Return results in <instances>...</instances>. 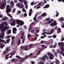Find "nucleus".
Here are the masks:
<instances>
[{
	"label": "nucleus",
	"mask_w": 64,
	"mask_h": 64,
	"mask_svg": "<svg viewBox=\"0 0 64 64\" xmlns=\"http://www.w3.org/2000/svg\"><path fill=\"white\" fill-rule=\"evenodd\" d=\"M3 24H0V29L2 32V34L0 36V38H4V32H5L6 30H8L9 28L8 26H3Z\"/></svg>",
	"instance_id": "nucleus-1"
},
{
	"label": "nucleus",
	"mask_w": 64,
	"mask_h": 64,
	"mask_svg": "<svg viewBox=\"0 0 64 64\" xmlns=\"http://www.w3.org/2000/svg\"><path fill=\"white\" fill-rule=\"evenodd\" d=\"M34 46V44H31L29 45V47L30 48H28V46H24V50H25L26 51H27L28 50H30V49H31V48H33V46Z\"/></svg>",
	"instance_id": "nucleus-2"
},
{
	"label": "nucleus",
	"mask_w": 64,
	"mask_h": 64,
	"mask_svg": "<svg viewBox=\"0 0 64 64\" xmlns=\"http://www.w3.org/2000/svg\"><path fill=\"white\" fill-rule=\"evenodd\" d=\"M29 57H30L29 56L26 55L25 56V57L19 60V62L20 63H23V62H24L25 60L27 59L28 58H29Z\"/></svg>",
	"instance_id": "nucleus-3"
},
{
	"label": "nucleus",
	"mask_w": 64,
	"mask_h": 64,
	"mask_svg": "<svg viewBox=\"0 0 64 64\" xmlns=\"http://www.w3.org/2000/svg\"><path fill=\"white\" fill-rule=\"evenodd\" d=\"M16 22V24L19 25H20V26H22L24 24V22L19 20H17Z\"/></svg>",
	"instance_id": "nucleus-4"
},
{
	"label": "nucleus",
	"mask_w": 64,
	"mask_h": 64,
	"mask_svg": "<svg viewBox=\"0 0 64 64\" xmlns=\"http://www.w3.org/2000/svg\"><path fill=\"white\" fill-rule=\"evenodd\" d=\"M16 6H17L20 9H21L22 8H23V3H20V4L18 2L17 4H16Z\"/></svg>",
	"instance_id": "nucleus-5"
},
{
	"label": "nucleus",
	"mask_w": 64,
	"mask_h": 64,
	"mask_svg": "<svg viewBox=\"0 0 64 64\" xmlns=\"http://www.w3.org/2000/svg\"><path fill=\"white\" fill-rule=\"evenodd\" d=\"M48 55L50 56V60H52L54 58V56L50 52H48Z\"/></svg>",
	"instance_id": "nucleus-6"
},
{
	"label": "nucleus",
	"mask_w": 64,
	"mask_h": 64,
	"mask_svg": "<svg viewBox=\"0 0 64 64\" xmlns=\"http://www.w3.org/2000/svg\"><path fill=\"white\" fill-rule=\"evenodd\" d=\"M6 5H5V3H3L0 6V9H4L5 8Z\"/></svg>",
	"instance_id": "nucleus-7"
},
{
	"label": "nucleus",
	"mask_w": 64,
	"mask_h": 64,
	"mask_svg": "<svg viewBox=\"0 0 64 64\" xmlns=\"http://www.w3.org/2000/svg\"><path fill=\"white\" fill-rule=\"evenodd\" d=\"M10 4L11 5L10 6V8H13L14 7V3L12 1L10 3Z\"/></svg>",
	"instance_id": "nucleus-8"
},
{
	"label": "nucleus",
	"mask_w": 64,
	"mask_h": 64,
	"mask_svg": "<svg viewBox=\"0 0 64 64\" xmlns=\"http://www.w3.org/2000/svg\"><path fill=\"white\" fill-rule=\"evenodd\" d=\"M57 24V22L56 21H55L54 22L52 23L50 25L51 26H55Z\"/></svg>",
	"instance_id": "nucleus-9"
},
{
	"label": "nucleus",
	"mask_w": 64,
	"mask_h": 64,
	"mask_svg": "<svg viewBox=\"0 0 64 64\" xmlns=\"http://www.w3.org/2000/svg\"><path fill=\"white\" fill-rule=\"evenodd\" d=\"M6 13H10L11 11V8H8L6 9Z\"/></svg>",
	"instance_id": "nucleus-10"
},
{
	"label": "nucleus",
	"mask_w": 64,
	"mask_h": 64,
	"mask_svg": "<svg viewBox=\"0 0 64 64\" xmlns=\"http://www.w3.org/2000/svg\"><path fill=\"white\" fill-rule=\"evenodd\" d=\"M20 38H21L22 39V43H24V42L25 41V40H26V38H23V37L21 36H20Z\"/></svg>",
	"instance_id": "nucleus-11"
},
{
	"label": "nucleus",
	"mask_w": 64,
	"mask_h": 64,
	"mask_svg": "<svg viewBox=\"0 0 64 64\" xmlns=\"http://www.w3.org/2000/svg\"><path fill=\"white\" fill-rule=\"evenodd\" d=\"M63 44H64V42H59L58 43V45H61V47H64Z\"/></svg>",
	"instance_id": "nucleus-12"
},
{
	"label": "nucleus",
	"mask_w": 64,
	"mask_h": 64,
	"mask_svg": "<svg viewBox=\"0 0 64 64\" xmlns=\"http://www.w3.org/2000/svg\"><path fill=\"white\" fill-rule=\"evenodd\" d=\"M50 7V5L49 4H47L43 8L45 9L46 8H48Z\"/></svg>",
	"instance_id": "nucleus-13"
},
{
	"label": "nucleus",
	"mask_w": 64,
	"mask_h": 64,
	"mask_svg": "<svg viewBox=\"0 0 64 64\" xmlns=\"http://www.w3.org/2000/svg\"><path fill=\"white\" fill-rule=\"evenodd\" d=\"M0 41L1 42H2V43H4L5 44L6 43V41L4 40H3L1 39V38H0Z\"/></svg>",
	"instance_id": "nucleus-14"
},
{
	"label": "nucleus",
	"mask_w": 64,
	"mask_h": 64,
	"mask_svg": "<svg viewBox=\"0 0 64 64\" xmlns=\"http://www.w3.org/2000/svg\"><path fill=\"white\" fill-rule=\"evenodd\" d=\"M10 47H8L6 48V51H7V52H9V51H10L11 50H10Z\"/></svg>",
	"instance_id": "nucleus-15"
},
{
	"label": "nucleus",
	"mask_w": 64,
	"mask_h": 64,
	"mask_svg": "<svg viewBox=\"0 0 64 64\" xmlns=\"http://www.w3.org/2000/svg\"><path fill=\"white\" fill-rule=\"evenodd\" d=\"M21 44V39H19L18 40V45L19 46L20 44Z\"/></svg>",
	"instance_id": "nucleus-16"
},
{
	"label": "nucleus",
	"mask_w": 64,
	"mask_h": 64,
	"mask_svg": "<svg viewBox=\"0 0 64 64\" xmlns=\"http://www.w3.org/2000/svg\"><path fill=\"white\" fill-rule=\"evenodd\" d=\"M36 15H37V14H36L35 16L34 17V18L33 19L34 21H35V22H37V20H36Z\"/></svg>",
	"instance_id": "nucleus-17"
},
{
	"label": "nucleus",
	"mask_w": 64,
	"mask_h": 64,
	"mask_svg": "<svg viewBox=\"0 0 64 64\" xmlns=\"http://www.w3.org/2000/svg\"><path fill=\"white\" fill-rule=\"evenodd\" d=\"M7 20V17H4L2 18V21H5Z\"/></svg>",
	"instance_id": "nucleus-18"
},
{
	"label": "nucleus",
	"mask_w": 64,
	"mask_h": 64,
	"mask_svg": "<svg viewBox=\"0 0 64 64\" xmlns=\"http://www.w3.org/2000/svg\"><path fill=\"white\" fill-rule=\"evenodd\" d=\"M11 24L12 26H15V25H16V23L15 22V21L12 22L11 23Z\"/></svg>",
	"instance_id": "nucleus-19"
},
{
	"label": "nucleus",
	"mask_w": 64,
	"mask_h": 64,
	"mask_svg": "<svg viewBox=\"0 0 64 64\" xmlns=\"http://www.w3.org/2000/svg\"><path fill=\"white\" fill-rule=\"evenodd\" d=\"M57 32L58 33H59L61 32V28H58Z\"/></svg>",
	"instance_id": "nucleus-20"
},
{
	"label": "nucleus",
	"mask_w": 64,
	"mask_h": 64,
	"mask_svg": "<svg viewBox=\"0 0 64 64\" xmlns=\"http://www.w3.org/2000/svg\"><path fill=\"white\" fill-rule=\"evenodd\" d=\"M7 15L8 16L10 17L11 18H12V16H11V15L9 13H8V12H6Z\"/></svg>",
	"instance_id": "nucleus-21"
},
{
	"label": "nucleus",
	"mask_w": 64,
	"mask_h": 64,
	"mask_svg": "<svg viewBox=\"0 0 64 64\" xmlns=\"http://www.w3.org/2000/svg\"><path fill=\"white\" fill-rule=\"evenodd\" d=\"M1 24H3V25H4L3 26V27H5V26L8 27L7 26H4V25H7V22H4V24H0V25H1Z\"/></svg>",
	"instance_id": "nucleus-22"
},
{
	"label": "nucleus",
	"mask_w": 64,
	"mask_h": 64,
	"mask_svg": "<svg viewBox=\"0 0 64 64\" xmlns=\"http://www.w3.org/2000/svg\"><path fill=\"white\" fill-rule=\"evenodd\" d=\"M32 55H33L32 53H30V54L29 55V57H30V58H32L33 57H32Z\"/></svg>",
	"instance_id": "nucleus-23"
},
{
	"label": "nucleus",
	"mask_w": 64,
	"mask_h": 64,
	"mask_svg": "<svg viewBox=\"0 0 64 64\" xmlns=\"http://www.w3.org/2000/svg\"><path fill=\"white\" fill-rule=\"evenodd\" d=\"M5 46V45H3V44H2L0 45V47H1V49H2V48H3Z\"/></svg>",
	"instance_id": "nucleus-24"
},
{
	"label": "nucleus",
	"mask_w": 64,
	"mask_h": 64,
	"mask_svg": "<svg viewBox=\"0 0 64 64\" xmlns=\"http://www.w3.org/2000/svg\"><path fill=\"white\" fill-rule=\"evenodd\" d=\"M60 20L61 22H62V21H64V18H63V17L61 18H60Z\"/></svg>",
	"instance_id": "nucleus-25"
},
{
	"label": "nucleus",
	"mask_w": 64,
	"mask_h": 64,
	"mask_svg": "<svg viewBox=\"0 0 64 64\" xmlns=\"http://www.w3.org/2000/svg\"><path fill=\"white\" fill-rule=\"evenodd\" d=\"M54 28L52 29L51 30V32H50V34H52L54 32Z\"/></svg>",
	"instance_id": "nucleus-26"
},
{
	"label": "nucleus",
	"mask_w": 64,
	"mask_h": 64,
	"mask_svg": "<svg viewBox=\"0 0 64 64\" xmlns=\"http://www.w3.org/2000/svg\"><path fill=\"white\" fill-rule=\"evenodd\" d=\"M47 15V14L46 13H44L42 14V16H43L44 17H45Z\"/></svg>",
	"instance_id": "nucleus-27"
},
{
	"label": "nucleus",
	"mask_w": 64,
	"mask_h": 64,
	"mask_svg": "<svg viewBox=\"0 0 64 64\" xmlns=\"http://www.w3.org/2000/svg\"><path fill=\"white\" fill-rule=\"evenodd\" d=\"M41 59L43 61H45V58L44 56L42 57L41 58Z\"/></svg>",
	"instance_id": "nucleus-28"
},
{
	"label": "nucleus",
	"mask_w": 64,
	"mask_h": 64,
	"mask_svg": "<svg viewBox=\"0 0 64 64\" xmlns=\"http://www.w3.org/2000/svg\"><path fill=\"white\" fill-rule=\"evenodd\" d=\"M7 53V51L6 50L4 52H3V54H4V55H5V54H6Z\"/></svg>",
	"instance_id": "nucleus-29"
},
{
	"label": "nucleus",
	"mask_w": 64,
	"mask_h": 64,
	"mask_svg": "<svg viewBox=\"0 0 64 64\" xmlns=\"http://www.w3.org/2000/svg\"><path fill=\"white\" fill-rule=\"evenodd\" d=\"M11 30H8L7 32V33H9V34H11Z\"/></svg>",
	"instance_id": "nucleus-30"
},
{
	"label": "nucleus",
	"mask_w": 64,
	"mask_h": 64,
	"mask_svg": "<svg viewBox=\"0 0 64 64\" xmlns=\"http://www.w3.org/2000/svg\"><path fill=\"white\" fill-rule=\"evenodd\" d=\"M54 21V20L53 19H51L49 21V22H50V24H51L53 21Z\"/></svg>",
	"instance_id": "nucleus-31"
},
{
	"label": "nucleus",
	"mask_w": 64,
	"mask_h": 64,
	"mask_svg": "<svg viewBox=\"0 0 64 64\" xmlns=\"http://www.w3.org/2000/svg\"><path fill=\"white\" fill-rule=\"evenodd\" d=\"M10 41V39H9L8 40H6V43H9V41Z\"/></svg>",
	"instance_id": "nucleus-32"
},
{
	"label": "nucleus",
	"mask_w": 64,
	"mask_h": 64,
	"mask_svg": "<svg viewBox=\"0 0 64 64\" xmlns=\"http://www.w3.org/2000/svg\"><path fill=\"white\" fill-rule=\"evenodd\" d=\"M38 64H44V63L43 62L40 61L38 62Z\"/></svg>",
	"instance_id": "nucleus-33"
},
{
	"label": "nucleus",
	"mask_w": 64,
	"mask_h": 64,
	"mask_svg": "<svg viewBox=\"0 0 64 64\" xmlns=\"http://www.w3.org/2000/svg\"><path fill=\"white\" fill-rule=\"evenodd\" d=\"M57 43H56L54 44V48H56V47L57 46Z\"/></svg>",
	"instance_id": "nucleus-34"
},
{
	"label": "nucleus",
	"mask_w": 64,
	"mask_h": 64,
	"mask_svg": "<svg viewBox=\"0 0 64 64\" xmlns=\"http://www.w3.org/2000/svg\"><path fill=\"white\" fill-rule=\"evenodd\" d=\"M31 34H29L28 35V38H30V37H31Z\"/></svg>",
	"instance_id": "nucleus-35"
},
{
	"label": "nucleus",
	"mask_w": 64,
	"mask_h": 64,
	"mask_svg": "<svg viewBox=\"0 0 64 64\" xmlns=\"http://www.w3.org/2000/svg\"><path fill=\"white\" fill-rule=\"evenodd\" d=\"M52 37L54 38H56V35H54L52 36Z\"/></svg>",
	"instance_id": "nucleus-36"
},
{
	"label": "nucleus",
	"mask_w": 64,
	"mask_h": 64,
	"mask_svg": "<svg viewBox=\"0 0 64 64\" xmlns=\"http://www.w3.org/2000/svg\"><path fill=\"white\" fill-rule=\"evenodd\" d=\"M56 16L58 17V16L59 15V13H58V12L57 11H56Z\"/></svg>",
	"instance_id": "nucleus-37"
},
{
	"label": "nucleus",
	"mask_w": 64,
	"mask_h": 64,
	"mask_svg": "<svg viewBox=\"0 0 64 64\" xmlns=\"http://www.w3.org/2000/svg\"><path fill=\"white\" fill-rule=\"evenodd\" d=\"M44 57V58H46L47 59H48V57L47 56V55H46Z\"/></svg>",
	"instance_id": "nucleus-38"
},
{
	"label": "nucleus",
	"mask_w": 64,
	"mask_h": 64,
	"mask_svg": "<svg viewBox=\"0 0 64 64\" xmlns=\"http://www.w3.org/2000/svg\"><path fill=\"white\" fill-rule=\"evenodd\" d=\"M56 64H59L60 63V62L59 61V60H57L56 61Z\"/></svg>",
	"instance_id": "nucleus-39"
},
{
	"label": "nucleus",
	"mask_w": 64,
	"mask_h": 64,
	"mask_svg": "<svg viewBox=\"0 0 64 64\" xmlns=\"http://www.w3.org/2000/svg\"><path fill=\"white\" fill-rule=\"evenodd\" d=\"M54 55L56 57H57V52H56L55 53Z\"/></svg>",
	"instance_id": "nucleus-40"
},
{
	"label": "nucleus",
	"mask_w": 64,
	"mask_h": 64,
	"mask_svg": "<svg viewBox=\"0 0 64 64\" xmlns=\"http://www.w3.org/2000/svg\"><path fill=\"white\" fill-rule=\"evenodd\" d=\"M16 57H18V59H20V58H21V57L19 56H16Z\"/></svg>",
	"instance_id": "nucleus-41"
},
{
	"label": "nucleus",
	"mask_w": 64,
	"mask_h": 64,
	"mask_svg": "<svg viewBox=\"0 0 64 64\" xmlns=\"http://www.w3.org/2000/svg\"><path fill=\"white\" fill-rule=\"evenodd\" d=\"M60 53L61 55H62L64 53V52H63L62 51L60 52Z\"/></svg>",
	"instance_id": "nucleus-42"
},
{
	"label": "nucleus",
	"mask_w": 64,
	"mask_h": 64,
	"mask_svg": "<svg viewBox=\"0 0 64 64\" xmlns=\"http://www.w3.org/2000/svg\"><path fill=\"white\" fill-rule=\"evenodd\" d=\"M31 15H32V12H29V16H31Z\"/></svg>",
	"instance_id": "nucleus-43"
},
{
	"label": "nucleus",
	"mask_w": 64,
	"mask_h": 64,
	"mask_svg": "<svg viewBox=\"0 0 64 64\" xmlns=\"http://www.w3.org/2000/svg\"><path fill=\"white\" fill-rule=\"evenodd\" d=\"M10 6L9 5H7L6 6V9H8V8H9Z\"/></svg>",
	"instance_id": "nucleus-44"
},
{
	"label": "nucleus",
	"mask_w": 64,
	"mask_h": 64,
	"mask_svg": "<svg viewBox=\"0 0 64 64\" xmlns=\"http://www.w3.org/2000/svg\"><path fill=\"white\" fill-rule=\"evenodd\" d=\"M50 20V18H47L46 19V21H49Z\"/></svg>",
	"instance_id": "nucleus-45"
},
{
	"label": "nucleus",
	"mask_w": 64,
	"mask_h": 64,
	"mask_svg": "<svg viewBox=\"0 0 64 64\" xmlns=\"http://www.w3.org/2000/svg\"><path fill=\"white\" fill-rule=\"evenodd\" d=\"M16 10V8H14L13 11V13H14L15 12V10Z\"/></svg>",
	"instance_id": "nucleus-46"
},
{
	"label": "nucleus",
	"mask_w": 64,
	"mask_h": 64,
	"mask_svg": "<svg viewBox=\"0 0 64 64\" xmlns=\"http://www.w3.org/2000/svg\"><path fill=\"white\" fill-rule=\"evenodd\" d=\"M31 63H32V64H34L35 63V62L33 61H31Z\"/></svg>",
	"instance_id": "nucleus-47"
},
{
	"label": "nucleus",
	"mask_w": 64,
	"mask_h": 64,
	"mask_svg": "<svg viewBox=\"0 0 64 64\" xmlns=\"http://www.w3.org/2000/svg\"><path fill=\"white\" fill-rule=\"evenodd\" d=\"M22 10L23 11H24V12H26V10H25V9L24 8H23L22 9Z\"/></svg>",
	"instance_id": "nucleus-48"
},
{
	"label": "nucleus",
	"mask_w": 64,
	"mask_h": 64,
	"mask_svg": "<svg viewBox=\"0 0 64 64\" xmlns=\"http://www.w3.org/2000/svg\"><path fill=\"white\" fill-rule=\"evenodd\" d=\"M42 51V50H38L37 52V53H39V52H41Z\"/></svg>",
	"instance_id": "nucleus-49"
},
{
	"label": "nucleus",
	"mask_w": 64,
	"mask_h": 64,
	"mask_svg": "<svg viewBox=\"0 0 64 64\" xmlns=\"http://www.w3.org/2000/svg\"><path fill=\"white\" fill-rule=\"evenodd\" d=\"M37 40V38L35 37L34 38V39H33L32 40V41H34V40Z\"/></svg>",
	"instance_id": "nucleus-50"
},
{
	"label": "nucleus",
	"mask_w": 64,
	"mask_h": 64,
	"mask_svg": "<svg viewBox=\"0 0 64 64\" xmlns=\"http://www.w3.org/2000/svg\"><path fill=\"white\" fill-rule=\"evenodd\" d=\"M50 24L49 21L48 22H46L45 23V24H46V25H47V24Z\"/></svg>",
	"instance_id": "nucleus-51"
},
{
	"label": "nucleus",
	"mask_w": 64,
	"mask_h": 64,
	"mask_svg": "<svg viewBox=\"0 0 64 64\" xmlns=\"http://www.w3.org/2000/svg\"><path fill=\"white\" fill-rule=\"evenodd\" d=\"M41 46L42 47H44V48H45V45H44V44H42V45H41Z\"/></svg>",
	"instance_id": "nucleus-52"
},
{
	"label": "nucleus",
	"mask_w": 64,
	"mask_h": 64,
	"mask_svg": "<svg viewBox=\"0 0 64 64\" xmlns=\"http://www.w3.org/2000/svg\"><path fill=\"white\" fill-rule=\"evenodd\" d=\"M13 30H14V31H17V29H16V28H14L13 29Z\"/></svg>",
	"instance_id": "nucleus-53"
},
{
	"label": "nucleus",
	"mask_w": 64,
	"mask_h": 64,
	"mask_svg": "<svg viewBox=\"0 0 64 64\" xmlns=\"http://www.w3.org/2000/svg\"><path fill=\"white\" fill-rule=\"evenodd\" d=\"M46 32H44L42 33V35H44V34H46Z\"/></svg>",
	"instance_id": "nucleus-54"
},
{
	"label": "nucleus",
	"mask_w": 64,
	"mask_h": 64,
	"mask_svg": "<svg viewBox=\"0 0 64 64\" xmlns=\"http://www.w3.org/2000/svg\"><path fill=\"white\" fill-rule=\"evenodd\" d=\"M11 20L12 21V22H14V21H15V20L13 19L12 18H11Z\"/></svg>",
	"instance_id": "nucleus-55"
},
{
	"label": "nucleus",
	"mask_w": 64,
	"mask_h": 64,
	"mask_svg": "<svg viewBox=\"0 0 64 64\" xmlns=\"http://www.w3.org/2000/svg\"><path fill=\"white\" fill-rule=\"evenodd\" d=\"M25 34V32H23L22 34H21V36H24V34Z\"/></svg>",
	"instance_id": "nucleus-56"
},
{
	"label": "nucleus",
	"mask_w": 64,
	"mask_h": 64,
	"mask_svg": "<svg viewBox=\"0 0 64 64\" xmlns=\"http://www.w3.org/2000/svg\"><path fill=\"white\" fill-rule=\"evenodd\" d=\"M14 3H17V2H18V0H14Z\"/></svg>",
	"instance_id": "nucleus-57"
},
{
	"label": "nucleus",
	"mask_w": 64,
	"mask_h": 64,
	"mask_svg": "<svg viewBox=\"0 0 64 64\" xmlns=\"http://www.w3.org/2000/svg\"><path fill=\"white\" fill-rule=\"evenodd\" d=\"M32 26H30L29 29V31H30V30H31V29H32Z\"/></svg>",
	"instance_id": "nucleus-58"
},
{
	"label": "nucleus",
	"mask_w": 64,
	"mask_h": 64,
	"mask_svg": "<svg viewBox=\"0 0 64 64\" xmlns=\"http://www.w3.org/2000/svg\"><path fill=\"white\" fill-rule=\"evenodd\" d=\"M12 63H13L14 61V58H13V59H12Z\"/></svg>",
	"instance_id": "nucleus-59"
},
{
	"label": "nucleus",
	"mask_w": 64,
	"mask_h": 64,
	"mask_svg": "<svg viewBox=\"0 0 64 64\" xmlns=\"http://www.w3.org/2000/svg\"><path fill=\"white\" fill-rule=\"evenodd\" d=\"M40 38L41 39H43L44 38V36H41Z\"/></svg>",
	"instance_id": "nucleus-60"
},
{
	"label": "nucleus",
	"mask_w": 64,
	"mask_h": 64,
	"mask_svg": "<svg viewBox=\"0 0 64 64\" xmlns=\"http://www.w3.org/2000/svg\"><path fill=\"white\" fill-rule=\"evenodd\" d=\"M32 9L31 8L30 10L29 11V12H31L32 13Z\"/></svg>",
	"instance_id": "nucleus-61"
},
{
	"label": "nucleus",
	"mask_w": 64,
	"mask_h": 64,
	"mask_svg": "<svg viewBox=\"0 0 64 64\" xmlns=\"http://www.w3.org/2000/svg\"><path fill=\"white\" fill-rule=\"evenodd\" d=\"M64 40V38H62L61 39V41H63Z\"/></svg>",
	"instance_id": "nucleus-62"
},
{
	"label": "nucleus",
	"mask_w": 64,
	"mask_h": 64,
	"mask_svg": "<svg viewBox=\"0 0 64 64\" xmlns=\"http://www.w3.org/2000/svg\"><path fill=\"white\" fill-rule=\"evenodd\" d=\"M42 4V2H40V3H39L37 5V6H39V5H40Z\"/></svg>",
	"instance_id": "nucleus-63"
},
{
	"label": "nucleus",
	"mask_w": 64,
	"mask_h": 64,
	"mask_svg": "<svg viewBox=\"0 0 64 64\" xmlns=\"http://www.w3.org/2000/svg\"><path fill=\"white\" fill-rule=\"evenodd\" d=\"M24 16H27V13H25L24 14Z\"/></svg>",
	"instance_id": "nucleus-64"
}]
</instances>
